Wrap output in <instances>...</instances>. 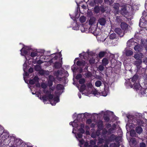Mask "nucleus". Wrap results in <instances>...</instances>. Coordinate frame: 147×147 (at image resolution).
<instances>
[{
  "label": "nucleus",
  "instance_id": "nucleus-1",
  "mask_svg": "<svg viewBox=\"0 0 147 147\" xmlns=\"http://www.w3.org/2000/svg\"><path fill=\"white\" fill-rule=\"evenodd\" d=\"M54 89V88L51 87L47 91L44 90V92L45 94L46 95L41 98L40 97V99L43 100L44 102L49 100L52 105H55L59 101V96L63 92V85L60 84H59L57 85V90L55 92V94L56 96L54 97L52 94Z\"/></svg>",
  "mask_w": 147,
  "mask_h": 147
},
{
  "label": "nucleus",
  "instance_id": "nucleus-2",
  "mask_svg": "<svg viewBox=\"0 0 147 147\" xmlns=\"http://www.w3.org/2000/svg\"><path fill=\"white\" fill-rule=\"evenodd\" d=\"M84 126V124H82L80 125V128H79L78 129L79 132L80 133H78L77 135H76V138L80 142V147H82L81 145L83 144H84V146L85 147H98L96 145V142L94 141H91L90 142V144L88 145V143L87 142H84V140H80V139H81L82 137V134L84 133V131L83 129Z\"/></svg>",
  "mask_w": 147,
  "mask_h": 147
},
{
  "label": "nucleus",
  "instance_id": "nucleus-3",
  "mask_svg": "<svg viewBox=\"0 0 147 147\" xmlns=\"http://www.w3.org/2000/svg\"><path fill=\"white\" fill-rule=\"evenodd\" d=\"M77 87L81 92L84 91V92H87V94H86L87 96H88L90 94H93L96 96L98 95V92L93 88L91 83H88L87 84V87H86L84 85H82L80 88H79L78 86Z\"/></svg>",
  "mask_w": 147,
  "mask_h": 147
},
{
  "label": "nucleus",
  "instance_id": "nucleus-4",
  "mask_svg": "<svg viewBox=\"0 0 147 147\" xmlns=\"http://www.w3.org/2000/svg\"><path fill=\"white\" fill-rule=\"evenodd\" d=\"M30 49L29 47H26V46H24L20 50L21 55L22 56H24L26 59V61L23 65V70L24 72L26 71L27 69V61L30 59V58H28V52L27 51L28 50L29 51Z\"/></svg>",
  "mask_w": 147,
  "mask_h": 147
},
{
  "label": "nucleus",
  "instance_id": "nucleus-5",
  "mask_svg": "<svg viewBox=\"0 0 147 147\" xmlns=\"http://www.w3.org/2000/svg\"><path fill=\"white\" fill-rule=\"evenodd\" d=\"M57 53H53L51 54L50 56H41L40 57H41L42 58V60L48 61L50 63H52L53 62V60H55L57 59V57L56 55Z\"/></svg>",
  "mask_w": 147,
  "mask_h": 147
},
{
  "label": "nucleus",
  "instance_id": "nucleus-6",
  "mask_svg": "<svg viewBox=\"0 0 147 147\" xmlns=\"http://www.w3.org/2000/svg\"><path fill=\"white\" fill-rule=\"evenodd\" d=\"M96 18L94 17H92L90 18L89 20V24L90 25L89 28L90 30H94L98 24L96 23Z\"/></svg>",
  "mask_w": 147,
  "mask_h": 147
},
{
  "label": "nucleus",
  "instance_id": "nucleus-7",
  "mask_svg": "<svg viewBox=\"0 0 147 147\" xmlns=\"http://www.w3.org/2000/svg\"><path fill=\"white\" fill-rule=\"evenodd\" d=\"M134 88L136 90H140V92L144 96L146 94L145 89L142 88L138 83H135L134 85Z\"/></svg>",
  "mask_w": 147,
  "mask_h": 147
},
{
  "label": "nucleus",
  "instance_id": "nucleus-8",
  "mask_svg": "<svg viewBox=\"0 0 147 147\" xmlns=\"http://www.w3.org/2000/svg\"><path fill=\"white\" fill-rule=\"evenodd\" d=\"M76 64L81 67H84L85 69H87V63L84 61H78L77 62Z\"/></svg>",
  "mask_w": 147,
  "mask_h": 147
},
{
  "label": "nucleus",
  "instance_id": "nucleus-9",
  "mask_svg": "<svg viewBox=\"0 0 147 147\" xmlns=\"http://www.w3.org/2000/svg\"><path fill=\"white\" fill-rule=\"evenodd\" d=\"M104 85V90L102 92V95L106 96L107 95L109 92V86L107 84H105Z\"/></svg>",
  "mask_w": 147,
  "mask_h": 147
},
{
  "label": "nucleus",
  "instance_id": "nucleus-10",
  "mask_svg": "<svg viewBox=\"0 0 147 147\" xmlns=\"http://www.w3.org/2000/svg\"><path fill=\"white\" fill-rule=\"evenodd\" d=\"M29 47L30 49L29 51H28V58H29V57H28V56L29 57L30 55L29 56V54H30V52H31V54L30 55V56L31 57H36V56H38V52L37 51H32V52H31V51H32V49L30 48L29 47Z\"/></svg>",
  "mask_w": 147,
  "mask_h": 147
},
{
  "label": "nucleus",
  "instance_id": "nucleus-11",
  "mask_svg": "<svg viewBox=\"0 0 147 147\" xmlns=\"http://www.w3.org/2000/svg\"><path fill=\"white\" fill-rule=\"evenodd\" d=\"M42 58L40 57V59L38 60V61H37L35 59H33V63L34 64H35L36 63H37L39 64H40L44 62H48L49 61H48L45 60H42Z\"/></svg>",
  "mask_w": 147,
  "mask_h": 147
},
{
  "label": "nucleus",
  "instance_id": "nucleus-12",
  "mask_svg": "<svg viewBox=\"0 0 147 147\" xmlns=\"http://www.w3.org/2000/svg\"><path fill=\"white\" fill-rule=\"evenodd\" d=\"M92 53L90 52L89 53L88 52H87L86 53H82L81 54H79L80 57L82 55L84 59H86L87 58V57L88 56H89L90 55H92Z\"/></svg>",
  "mask_w": 147,
  "mask_h": 147
},
{
  "label": "nucleus",
  "instance_id": "nucleus-13",
  "mask_svg": "<svg viewBox=\"0 0 147 147\" xmlns=\"http://www.w3.org/2000/svg\"><path fill=\"white\" fill-rule=\"evenodd\" d=\"M137 44V43L134 41L133 39L129 40L127 42V45L129 47H131V46L133 45L135 47Z\"/></svg>",
  "mask_w": 147,
  "mask_h": 147
},
{
  "label": "nucleus",
  "instance_id": "nucleus-14",
  "mask_svg": "<svg viewBox=\"0 0 147 147\" xmlns=\"http://www.w3.org/2000/svg\"><path fill=\"white\" fill-rule=\"evenodd\" d=\"M119 143L117 142L116 143H112L110 145V147H119ZM104 147H108V144H105Z\"/></svg>",
  "mask_w": 147,
  "mask_h": 147
},
{
  "label": "nucleus",
  "instance_id": "nucleus-15",
  "mask_svg": "<svg viewBox=\"0 0 147 147\" xmlns=\"http://www.w3.org/2000/svg\"><path fill=\"white\" fill-rule=\"evenodd\" d=\"M115 31L120 37H122L124 35V33L119 28H116L115 30Z\"/></svg>",
  "mask_w": 147,
  "mask_h": 147
},
{
  "label": "nucleus",
  "instance_id": "nucleus-16",
  "mask_svg": "<svg viewBox=\"0 0 147 147\" xmlns=\"http://www.w3.org/2000/svg\"><path fill=\"white\" fill-rule=\"evenodd\" d=\"M134 57L136 59L142 60V58L143 57V55L142 53H139L135 54Z\"/></svg>",
  "mask_w": 147,
  "mask_h": 147
},
{
  "label": "nucleus",
  "instance_id": "nucleus-17",
  "mask_svg": "<svg viewBox=\"0 0 147 147\" xmlns=\"http://www.w3.org/2000/svg\"><path fill=\"white\" fill-rule=\"evenodd\" d=\"M106 23V21L105 19L103 18H101L98 20L97 24L99 23L100 25L104 26L105 24Z\"/></svg>",
  "mask_w": 147,
  "mask_h": 147
},
{
  "label": "nucleus",
  "instance_id": "nucleus-18",
  "mask_svg": "<svg viewBox=\"0 0 147 147\" xmlns=\"http://www.w3.org/2000/svg\"><path fill=\"white\" fill-rule=\"evenodd\" d=\"M134 49L136 51H140L142 49V47L139 44H137L134 48Z\"/></svg>",
  "mask_w": 147,
  "mask_h": 147
},
{
  "label": "nucleus",
  "instance_id": "nucleus-19",
  "mask_svg": "<svg viewBox=\"0 0 147 147\" xmlns=\"http://www.w3.org/2000/svg\"><path fill=\"white\" fill-rule=\"evenodd\" d=\"M38 78L37 77H35L33 79L30 80L29 81V83L31 84H34L38 82Z\"/></svg>",
  "mask_w": 147,
  "mask_h": 147
},
{
  "label": "nucleus",
  "instance_id": "nucleus-20",
  "mask_svg": "<svg viewBox=\"0 0 147 147\" xmlns=\"http://www.w3.org/2000/svg\"><path fill=\"white\" fill-rule=\"evenodd\" d=\"M55 79L54 77L50 76L49 77V80L48 81V84L49 86H51L53 84V82L54 80Z\"/></svg>",
  "mask_w": 147,
  "mask_h": 147
},
{
  "label": "nucleus",
  "instance_id": "nucleus-21",
  "mask_svg": "<svg viewBox=\"0 0 147 147\" xmlns=\"http://www.w3.org/2000/svg\"><path fill=\"white\" fill-rule=\"evenodd\" d=\"M78 121L77 120H75L73 122H71L69 123V125H72L73 127L78 128Z\"/></svg>",
  "mask_w": 147,
  "mask_h": 147
},
{
  "label": "nucleus",
  "instance_id": "nucleus-22",
  "mask_svg": "<svg viewBox=\"0 0 147 147\" xmlns=\"http://www.w3.org/2000/svg\"><path fill=\"white\" fill-rule=\"evenodd\" d=\"M121 13L123 15H127L128 13V11L126 7H123L121 11Z\"/></svg>",
  "mask_w": 147,
  "mask_h": 147
},
{
  "label": "nucleus",
  "instance_id": "nucleus-23",
  "mask_svg": "<svg viewBox=\"0 0 147 147\" xmlns=\"http://www.w3.org/2000/svg\"><path fill=\"white\" fill-rule=\"evenodd\" d=\"M141 20H140L139 24L140 27L144 28L145 29L147 30V28H146V27H147V24H146L145 23H144L143 22H142Z\"/></svg>",
  "mask_w": 147,
  "mask_h": 147
},
{
  "label": "nucleus",
  "instance_id": "nucleus-24",
  "mask_svg": "<svg viewBox=\"0 0 147 147\" xmlns=\"http://www.w3.org/2000/svg\"><path fill=\"white\" fill-rule=\"evenodd\" d=\"M125 54L127 56L131 55L133 54V51L131 50H125Z\"/></svg>",
  "mask_w": 147,
  "mask_h": 147
},
{
  "label": "nucleus",
  "instance_id": "nucleus-25",
  "mask_svg": "<svg viewBox=\"0 0 147 147\" xmlns=\"http://www.w3.org/2000/svg\"><path fill=\"white\" fill-rule=\"evenodd\" d=\"M142 129L141 127L138 126L136 127V131L138 134H140L142 131Z\"/></svg>",
  "mask_w": 147,
  "mask_h": 147
},
{
  "label": "nucleus",
  "instance_id": "nucleus-26",
  "mask_svg": "<svg viewBox=\"0 0 147 147\" xmlns=\"http://www.w3.org/2000/svg\"><path fill=\"white\" fill-rule=\"evenodd\" d=\"M102 62L104 65H106L108 63V60L106 58H104L102 61Z\"/></svg>",
  "mask_w": 147,
  "mask_h": 147
},
{
  "label": "nucleus",
  "instance_id": "nucleus-27",
  "mask_svg": "<svg viewBox=\"0 0 147 147\" xmlns=\"http://www.w3.org/2000/svg\"><path fill=\"white\" fill-rule=\"evenodd\" d=\"M142 60H138L135 61L134 63L137 66V68H138L142 63Z\"/></svg>",
  "mask_w": 147,
  "mask_h": 147
},
{
  "label": "nucleus",
  "instance_id": "nucleus-28",
  "mask_svg": "<svg viewBox=\"0 0 147 147\" xmlns=\"http://www.w3.org/2000/svg\"><path fill=\"white\" fill-rule=\"evenodd\" d=\"M121 26V28L123 29H126L128 26L127 24L124 22L122 23Z\"/></svg>",
  "mask_w": 147,
  "mask_h": 147
},
{
  "label": "nucleus",
  "instance_id": "nucleus-29",
  "mask_svg": "<svg viewBox=\"0 0 147 147\" xmlns=\"http://www.w3.org/2000/svg\"><path fill=\"white\" fill-rule=\"evenodd\" d=\"M119 4L118 3H115L114 4V8L117 11L119 10Z\"/></svg>",
  "mask_w": 147,
  "mask_h": 147
},
{
  "label": "nucleus",
  "instance_id": "nucleus-30",
  "mask_svg": "<svg viewBox=\"0 0 147 147\" xmlns=\"http://www.w3.org/2000/svg\"><path fill=\"white\" fill-rule=\"evenodd\" d=\"M136 133L134 130H131L130 131V135L132 137H134L136 136Z\"/></svg>",
  "mask_w": 147,
  "mask_h": 147
},
{
  "label": "nucleus",
  "instance_id": "nucleus-31",
  "mask_svg": "<svg viewBox=\"0 0 147 147\" xmlns=\"http://www.w3.org/2000/svg\"><path fill=\"white\" fill-rule=\"evenodd\" d=\"M80 20L82 23L84 22L86 20L85 17L84 16H81L80 18Z\"/></svg>",
  "mask_w": 147,
  "mask_h": 147
},
{
  "label": "nucleus",
  "instance_id": "nucleus-32",
  "mask_svg": "<svg viewBox=\"0 0 147 147\" xmlns=\"http://www.w3.org/2000/svg\"><path fill=\"white\" fill-rule=\"evenodd\" d=\"M102 83L100 81L98 80L96 81L95 83L96 86L97 87H100Z\"/></svg>",
  "mask_w": 147,
  "mask_h": 147
},
{
  "label": "nucleus",
  "instance_id": "nucleus-33",
  "mask_svg": "<svg viewBox=\"0 0 147 147\" xmlns=\"http://www.w3.org/2000/svg\"><path fill=\"white\" fill-rule=\"evenodd\" d=\"M138 80V77L137 75L134 76L132 78L131 80L133 82H134Z\"/></svg>",
  "mask_w": 147,
  "mask_h": 147
},
{
  "label": "nucleus",
  "instance_id": "nucleus-34",
  "mask_svg": "<svg viewBox=\"0 0 147 147\" xmlns=\"http://www.w3.org/2000/svg\"><path fill=\"white\" fill-rule=\"evenodd\" d=\"M116 37V35L115 33L111 34L109 36V38L111 39H113Z\"/></svg>",
  "mask_w": 147,
  "mask_h": 147
},
{
  "label": "nucleus",
  "instance_id": "nucleus-35",
  "mask_svg": "<svg viewBox=\"0 0 147 147\" xmlns=\"http://www.w3.org/2000/svg\"><path fill=\"white\" fill-rule=\"evenodd\" d=\"M55 66L56 68H59L61 67V64L60 63H56L55 64Z\"/></svg>",
  "mask_w": 147,
  "mask_h": 147
},
{
  "label": "nucleus",
  "instance_id": "nucleus-36",
  "mask_svg": "<svg viewBox=\"0 0 147 147\" xmlns=\"http://www.w3.org/2000/svg\"><path fill=\"white\" fill-rule=\"evenodd\" d=\"M85 82V79L84 78H81L80 79L79 81V83L80 84H83Z\"/></svg>",
  "mask_w": 147,
  "mask_h": 147
},
{
  "label": "nucleus",
  "instance_id": "nucleus-37",
  "mask_svg": "<svg viewBox=\"0 0 147 147\" xmlns=\"http://www.w3.org/2000/svg\"><path fill=\"white\" fill-rule=\"evenodd\" d=\"M35 69L36 71H40L41 69V66L39 65H36L35 67Z\"/></svg>",
  "mask_w": 147,
  "mask_h": 147
},
{
  "label": "nucleus",
  "instance_id": "nucleus-38",
  "mask_svg": "<svg viewBox=\"0 0 147 147\" xmlns=\"http://www.w3.org/2000/svg\"><path fill=\"white\" fill-rule=\"evenodd\" d=\"M94 11L96 13H98L99 12L100 9L98 7H95L94 8Z\"/></svg>",
  "mask_w": 147,
  "mask_h": 147
},
{
  "label": "nucleus",
  "instance_id": "nucleus-39",
  "mask_svg": "<svg viewBox=\"0 0 147 147\" xmlns=\"http://www.w3.org/2000/svg\"><path fill=\"white\" fill-rule=\"evenodd\" d=\"M105 53L104 52H100L99 54V56L100 58L103 57L105 55Z\"/></svg>",
  "mask_w": 147,
  "mask_h": 147
},
{
  "label": "nucleus",
  "instance_id": "nucleus-40",
  "mask_svg": "<svg viewBox=\"0 0 147 147\" xmlns=\"http://www.w3.org/2000/svg\"><path fill=\"white\" fill-rule=\"evenodd\" d=\"M47 84L44 83H42L41 84V87L42 88H47Z\"/></svg>",
  "mask_w": 147,
  "mask_h": 147
},
{
  "label": "nucleus",
  "instance_id": "nucleus-41",
  "mask_svg": "<svg viewBox=\"0 0 147 147\" xmlns=\"http://www.w3.org/2000/svg\"><path fill=\"white\" fill-rule=\"evenodd\" d=\"M71 69L74 73L76 71V66L75 65H73L72 66Z\"/></svg>",
  "mask_w": 147,
  "mask_h": 147
},
{
  "label": "nucleus",
  "instance_id": "nucleus-42",
  "mask_svg": "<svg viewBox=\"0 0 147 147\" xmlns=\"http://www.w3.org/2000/svg\"><path fill=\"white\" fill-rule=\"evenodd\" d=\"M95 59L93 57L91 59L89 60V62L90 64H92L95 62Z\"/></svg>",
  "mask_w": 147,
  "mask_h": 147
},
{
  "label": "nucleus",
  "instance_id": "nucleus-43",
  "mask_svg": "<svg viewBox=\"0 0 147 147\" xmlns=\"http://www.w3.org/2000/svg\"><path fill=\"white\" fill-rule=\"evenodd\" d=\"M129 126H132L133 127L134 126V125L131 124V125H130V124L129 123H127L126 125V128L127 130H128V129H129Z\"/></svg>",
  "mask_w": 147,
  "mask_h": 147
},
{
  "label": "nucleus",
  "instance_id": "nucleus-44",
  "mask_svg": "<svg viewBox=\"0 0 147 147\" xmlns=\"http://www.w3.org/2000/svg\"><path fill=\"white\" fill-rule=\"evenodd\" d=\"M98 38H99L100 40L102 41H107L108 40V38H105L104 39H103V38H100V37H98Z\"/></svg>",
  "mask_w": 147,
  "mask_h": 147
},
{
  "label": "nucleus",
  "instance_id": "nucleus-45",
  "mask_svg": "<svg viewBox=\"0 0 147 147\" xmlns=\"http://www.w3.org/2000/svg\"><path fill=\"white\" fill-rule=\"evenodd\" d=\"M126 117L128 119H130V120H131V118H132L133 117L132 115L128 114L126 115Z\"/></svg>",
  "mask_w": 147,
  "mask_h": 147
},
{
  "label": "nucleus",
  "instance_id": "nucleus-46",
  "mask_svg": "<svg viewBox=\"0 0 147 147\" xmlns=\"http://www.w3.org/2000/svg\"><path fill=\"white\" fill-rule=\"evenodd\" d=\"M98 69L100 71H102L103 70L104 67L102 65H100L99 66Z\"/></svg>",
  "mask_w": 147,
  "mask_h": 147
},
{
  "label": "nucleus",
  "instance_id": "nucleus-47",
  "mask_svg": "<svg viewBox=\"0 0 147 147\" xmlns=\"http://www.w3.org/2000/svg\"><path fill=\"white\" fill-rule=\"evenodd\" d=\"M80 27L81 28V30L82 32H85V29L84 28L83 26H82V25H81L80 26Z\"/></svg>",
  "mask_w": 147,
  "mask_h": 147
},
{
  "label": "nucleus",
  "instance_id": "nucleus-48",
  "mask_svg": "<svg viewBox=\"0 0 147 147\" xmlns=\"http://www.w3.org/2000/svg\"><path fill=\"white\" fill-rule=\"evenodd\" d=\"M28 76V73L24 72V79L25 77H27Z\"/></svg>",
  "mask_w": 147,
  "mask_h": 147
},
{
  "label": "nucleus",
  "instance_id": "nucleus-49",
  "mask_svg": "<svg viewBox=\"0 0 147 147\" xmlns=\"http://www.w3.org/2000/svg\"><path fill=\"white\" fill-rule=\"evenodd\" d=\"M46 72L49 73V72L48 71H45L43 70H41L40 72V73L42 74H45Z\"/></svg>",
  "mask_w": 147,
  "mask_h": 147
},
{
  "label": "nucleus",
  "instance_id": "nucleus-50",
  "mask_svg": "<svg viewBox=\"0 0 147 147\" xmlns=\"http://www.w3.org/2000/svg\"><path fill=\"white\" fill-rule=\"evenodd\" d=\"M114 55L113 54H111L110 56L109 60L111 61V58L112 59H114Z\"/></svg>",
  "mask_w": 147,
  "mask_h": 147
},
{
  "label": "nucleus",
  "instance_id": "nucleus-51",
  "mask_svg": "<svg viewBox=\"0 0 147 147\" xmlns=\"http://www.w3.org/2000/svg\"><path fill=\"white\" fill-rule=\"evenodd\" d=\"M81 77L82 75L80 74H79L76 76V79H79Z\"/></svg>",
  "mask_w": 147,
  "mask_h": 147
},
{
  "label": "nucleus",
  "instance_id": "nucleus-52",
  "mask_svg": "<svg viewBox=\"0 0 147 147\" xmlns=\"http://www.w3.org/2000/svg\"><path fill=\"white\" fill-rule=\"evenodd\" d=\"M143 62L147 65V57H145L144 59Z\"/></svg>",
  "mask_w": 147,
  "mask_h": 147
},
{
  "label": "nucleus",
  "instance_id": "nucleus-53",
  "mask_svg": "<svg viewBox=\"0 0 147 147\" xmlns=\"http://www.w3.org/2000/svg\"><path fill=\"white\" fill-rule=\"evenodd\" d=\"M140 147H146L145 144L143 143H142L140 144Z\"/></svg>",
  "mask_w": 147,
  "mask_h": 147
},
{
  "label": "nucleus",
  "instance_id": "nucleus-54",
  "mask_svg": "<svg viewBox=\"0 0 147 147\" xmlns=\"http://www.w3.org/2000/svg\"><path fill=\"white\" fill-rule=\"evenodd\" d=\"M73 29L75 30H78L79 29V27L77 25L76 26L73 27Z\"/></svg>",
  "mask_w": 147,
  "mask_h": 147
},
{
  "label": "nucleus",
  "instance_id": "nucleus-55",
  "mask_svg": "<svg viewBox=\"0 0 147 147\" xmlns=\"http://www.w3.org/2000/svg\"><path fill=\"white\" fill-rule=\"evenodd\" d=\"M91 122H92V121H91V119H88L87 121V123L88 124H90L91 123Z\"/></svg>",
  "mask_w": 147,
  "mask_h": 147
},
{
  "label": "nucleus",
  "instance_id": "nucleus-56",
  "mask_svg": "<svg viewBox=\"0 0 147 147\" xmlns=\"http://www.w3.org/2000/svg\"><path fill=\"white\" fill-rule=\"evenodd\" d=\"M100 131L99 130H98L96 132V135L97 136H98L100 135Z\"/></svg>",
  "mask_w": 147,
  "mask_h": 147
},
{
  "label": "nucleus",
  "instance_id": "nucleus-57",
  "mask_svg": "<svg viewBox=\"0 0 147 147\" xmlns=\"http://www.w3.org/2000/svg\"><path fill=\"white\" fill-rule=\"evenodd\" d=\"M83 114H79L77 116V118L78 119H80L81 117V115H83Z\"/></svg>",
  "mask_w": 147,
  "mask_h": 147
},
{
  "label": "nucleus",
  "instance_id": "nucleus-58",
  "mask_svg": "<svg viewBox=\"0 0 147 147\" xmlns=\"http://www.w3.org/2000/svg\"><path fill=\"white\" fill-rule=\"evenodd\" d=\"M33 71V69L32 68H30L29 69V71L30 73L32 72Z\"/></svg>",
  "mask_w": 147,
  "mask_h": 147
},
{
  "label": "nucleus",
  "instance_id": "nucleus-59",
  "mask_svg": "<svg viewBox=\"0 0 147 147\" xmlns=\"http://www.w3.org/2000/svg\"><path fill=\"white\" fill-rule=\"evenodd\" d=\"M91 74L89 72V73H87L86 76L87 77H89L91 76Z\"/></svg>",
  "mask_w": 147,
  "mask_h": 147
},
{
  "label": "nucleus",
  "instance_id": "nucleus-60",
  "mask_svg": "<svg viewBox=\"0 0 147 147\" xmlns=\"http://www.w3.org/2000/svg\"><path fill=\"white\" fill-rule=\"evenodd\" d=\"M111 137L112 138H113V139L115 140H117V139H116V136L114 135H112L111 136Z\"/></svg>",
  "mask_w": 147,
  "mask_h": 147
},
{
  "label": "nucleus",
  "instance_id": "nucleus-61",
  "mask_svg": "<svg viewBox=\"0 0 147 147\" xmlns=\"http://www.w3.org/2000/svg\"><path fill=\"white\" fill-rule=\"evenodd\" d=\"M77 114L76 113H74L73 115V117L74 118H75L76 117Z\"/></svg>",
  "mask_w": 147,
  "mask_h": 147
},
{
  "label": "nucleus",
  "instance_id": "nucleus-62",
  "mask_svg": "<svg viewBox=\"0 0 147 147\" xmlns=\"http://www.w3.org/2000/svg\"><path fill=\"white\" fill-rule=\"evenodd\" d=\"M103 140H100L98 142V144H99V143H101L103 142Z\"/></svg>",
  "mask_w": 147,
  "mask_h": 147
},
{
  "label": "nucleus",
  "instance_id": "nucleus-63",
  "mask_svg": "<svg viewBox=\"0 0 147 147\" xmlns=\"http://www.w3.org/2000/svg\"><path fill=\"white\" fill-rule=\"evenodd\" d=\"M99 123H100V126H102V122L101 121H100L99 122Z\"/></svg>",
  "mask_w": 147,
  "mask_h": 147
},
{
  "label": "nucleus",
  "instance_id": "nucleus-64",
  "mask_svg": "<svg viewBox=\"0 0 147 147\" xmlns=\"http://www.w3.org/2000/svg\"><path fill=\"white\" fill-rule=\"evenodd\" d=\"M78 96H79V98H81V96L80 94H78Z\"/></svg>",
  "mask_w": 147,
  "mask_h": 147
}]
</instances>
